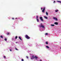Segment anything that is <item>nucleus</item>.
Instances as JSON below:
<instances>
[{"label":"nucleus","instance_id":"obj_1","mask_svg":"<svg viewBox=\"0 0 61 61\" xmlns=\"http://www.w3.org/2000/svg\"><path fill=\"white\" fill-rule=\"evenodd\" d=\"M39 26L40 28H41V27H42L43 28H44L45 27L43 25V24L41 23V25H40Z\"/></svg>","mask_w":61,"mask_h":61},{"label":"nucleus","instance_id":"obj_2","mask_svg":"<svg viewBox=\"0 0 61 61\" xmlns=\"http://www.w3.org/2000/svg\"><path fill=\"white\" fill-rule=\"evenodd\" d=\"M25 37L27 39H30V37L28 36V35H26L25 36Z\"/></svg>","mask_w":61,"mask_h":61},{"label":"nucleus","instance_id":"obj_3","mask_svg":"<svg viewBox=\"0 0 61 61\" xmlns=\"http://www.w3.org/2000/svg\"><path fill=\"white\" fill-rule=\"evenodd\" d=\"M45 8V7H43V10H42V12H43V13H44V12H45V8Z\"/></svg>","mask_w":61,"mask_h":61},{"label":"nucleus","instance_id":"obj_4","mask_svg":"<svg viewBox=\"0 0 61 61\" xmlns=\"http://www.w3.org/2000/svg\"><path fill=\"white\" fill-rule=\"evenodd\" d=\"M35 57L34 56V55H32L31 58V59H33L35 58Z\"/></svg>","mask_w":61,"mask_h":61},{"label":"nucleus","instance_id":"obj_5","mask_svg":"<svg viewBox=\"0 0 61 61\" xmlns=\"http://www.w3.org/2000/svg\"><path fill=\"white\" fill-rule=\"evenodd\" d=\"M40 18L42 21H43V19L42 17H40Z\"/></svg>","mask_w":61,"mask_h":61},{"label":"nucleus","instance_id":"obj_6","mask_svg":"<svg viewBox=\"0 0 61 61\" xmlns=\"http://www.w3.org/2000/svg\"><path fill=\"white\" fill-rule=\"evenodd\" d=\"M53 19H54V20H56V21H57V19L56 18L53 17Z\"/></svg>","mask_w":61,"mask_h":61},{"label":"nucleus","instance_id":"obj_7","mask_svg":"<svg viewBox=\"0 0 61 61\" xmlns=\"http://www.w3.org/2000/svg\"><path fill=\"white\" fill-rule=\"evenodd\" d=\"M38 58L36 56H35V58L36 59V60H37L38 59Z\"/></svg>","mask_w":61,"mask_h":61},{"label":"nucleus","instance_id":"obj_8","mask_svg":"<svg viewBox=\"0 0 61 61\" xmlns=\"http://www.w3.org/2000/svg\"><path fill=\"white\" fill-rule=\"evenodd\" d=\"M54 24H55V25H58V23L57 22H55L54 23Z\"/></svg>","mask_w":61,"mask_h":61},{"label":"nucleus","instance_id":"obj_9","mask_svg":"<svg viewBox=\"0 0 61 61\" xmlns=\"http://www.w3.org/2000/svg\"><path fill=\"white\" fill-rule=\"evenodd\" d=\"M19 38L20 40L21 41L22 40L21 39V37H19Z\"/></svg>","mask_w":61,"mask_h":61},{"label":"nucleus","instance_id":"obj_10","mask_svg":"<svg viewBox=\"0 0 61 61\" xmlns=\"http://www.w3.org/2000/svg\"><path fill=\"white\" fill-rule=\"evenodd\" d=\"M36 19H37L38 18V16H36Z\"/></svg>","mask_w":61,"mask_h":61},{"label":"nucleus","instance_id":"obj_11","mask_svg":"<svg viewBox=\"0 0 61 61\" xmlns=\"http://www.w3.org/2000/svg\"><path fill=\"white\" fill-rule=\"evenodd\" d=\"M37 21V22H39V20L38 19H36Z\"/></svg>","mask_w":61,"mask_h":61},{"label":"nucleus","instance_id":"obj_12","mask_svg":"<svg viewBox=\"0 0 61 61\" xmlns=\"http://www.w3.org/2000/svg\"><path fill=\"white\" fill-rule=\"evenodd\" d=\"M55 12H58V10H55Z\"/></svg>","mask_w":61,"mask_h":61},{"label":"nucleus","instance_id":"obj_13","mask_svg":"<svg viewBox=\"0 0 61 61\" xmlns=\"http://www.w3.org/2000/svg\"><path fill=\"white\" fill-rule=\"evenodd\" d=\"M15 50H18V49L16 48V47H15Z\"/></svg>","mask_w":61,"mask_h":61},{"label":"nucleus","instance_id":"obj_14","mask_svg":"<svg viewBox=\"0 0 61 61\" xmlns=\"http://www.w3.org/2000/svg\"><path fill=\"white\" fill-rule=\"evenodd\" d=\"M55 26V25H53V24L51 25V26Z\"/></svg>","mask_w":61,"mask_h":61},{"label":"nucleus","instance_id":"obj_15","mask_svg":"<svg viewBox=\"0 0 61 61\" xmlns=\"http://www.w3.org/2000/svg\"><path fill=\"white\" fill-rule=\"evenodd\" d=\"M46 47L47 48H49V47L48 46H46Z\"/></svg>","mask_w":61,"mask_h":61},{"label":"nucleus","instance_id":"obj_16","mask_svg":"<svg viewBox=\"0 0 61 61\" xmlns=\"http://www.w3.org/2000/svg\"><path fill=\"white\" fill-rule=\"evenodd\" d=\"M46 15H48V13H47V12H46Z\"/></svg>","mask_w":61,"mask_h":61},{"label":"nucleus","instance_id":"obj_17","mask_svg":"<svg viewBox=\"0 0 61 61\" xmlns=\"http://www.w3.org/2000/svg\"><path fill=\"white\" fill-rule=\"evenodd\" d=\"M46 44H47H47H48V42H47V41H46Z\"/></svg>","mask_w":61,"mask_h":61},{"label":"nucleus","instance_id":"obj_18","mask_svg":"<svg viewBox=\"0 0 61 61\" xmlns=\"http://www.w3.org/2000/svg\"><path fill=\"white\" fill-rule=\"evenodd\" d=\"M44 17L45 18H46V19H47V17L45 16H44Z\"/></svg>","mask_w":61,"mask_h":61},{"label":"nucleus","instance_id":"obj_19","mask_svg":"<svg viewBox=\"0 0 61 61\" xmlns=\"http://www.w3.org/2000/svg\"><path fill=\"white\" fill-rule=\"evenodd\" d=\"M10 34V33H9V32H8L7 33V35H9Z\"/></svg>","mask_w":61,"mask_h":61},{"label":"nucleus","instance_id":"obj_20","mask_svg":"<svg viewBox=\"0 0 61 61\" xmlns=\"http://www.w3.org/2000/svg\"><path fill=\"white\" fill-rule=\"evenodd\" d=\"M0 37H1V38H3V36H0Z\"/></svg>","mask_w":61,"mask_h":61},{"label":"nucleus","instance_id":"obj_21","mask_svg":"<svg viewBox=\"0 0 61 61\" xmlns=\"http://www.w3.org/2000/svg\"><path fill=\"white\" fill-rule=\"evenodd\" d=\"M17 38V36H16L15 37V39H16Z\"/></svg>","mask_w":61,"mask_h":61},{"label":"nucleus","instance_id":"obj_22","mask_svg":"<svg viewBox=\"0 0 61 61\" xmlns=\"http://www.w3.org/2000/svg\"><path fill=\"white\" fill-rule=\"evenodd\" d=\"M57 2H58L59 3H61V1H58Z\"/></svg>","mask_w":61,"mask_h":61},{"label":"nucleus","instance_id":"obj_23","mask_svg":"<svg viewBox=\"0 0 61 61\" xmlns=\"http://www.w3.org/2000/svg\"><path fill=\"white\" fill-rule=\"evenodd\" d=\"M5 41H6L7 40V39L6 38H5Z\"/></svg>","mask_w":61,"mask_h":61},{"label":"nucleus","instance_id":"obj_24","mask_svg":"<svg viewBox=\"0 0 61 61\" xmlns=\"http://www.w3.org/2000/svg\"><path fill=\"white\" fill-rule=\"evenodd\" d=\"M48 34L47 33H46L45 34V35H48Z\"/></svg>","mask_w":61,"mask_h":61},{"label":"nucleus","instance_id":"obj_25","mask_svg":"<svg viewBox=\"0 0 61 61\" xmlns=\"http://www.w3.org/2000/svg\"><path fill=\"white\" fill-rule=\"evenodd\" d=\"M21 61H24V59H22L21 60Z\"/></svg>","mask_w":61,"mask_h":61},{"label":"nucleus","instance_id":"obj_26","mask_svg":"<svg viewBox=\"0 0 61 61\" xmlns=\"http://www.w3.org/2000/svg\"><path fill=\"white\" fill-rule=\"evenodd\" d=\"M10 51H12V50L11 49H10Z\"/></svg>","mask_w":61,"mask_h":61},{"label":"nucleus","instance_id":"obj_27","mask_svg":"<svg viewBox=\"0 0 61 61\" xmlns=\"http://www.w3.org/2000/svg\"><path fill=\"white\" fill-rule=\"evenodd\" d=\"M43 9V8L42 7L41 8V10H42Z\"/></svg>","mask_w":61,"mask_h":61},{"label":"nucleus","instance_id":"obj_28","mask_svg":"<svg viewBox=\"0 0 61 61\" xmlns=\"http://www.w3.org/2000/svg\"><path fill=\"white\" fill-rule=\"evenodd\" d=\"M4 58H6V57H5V56H4Z\"/></svg>","mask_w":61,"mask_h":61},{"label":"nucleus","instance_id":"obj_29","mask_svg":"<svg viewBox=\"0 0 61 61\" xmlns=\"http://www.w3.org/2000/svg\"><path fill=\"white\" fill-rule=\"evenodd\" d=\"M12 19H13V20L14 19V18H12Z\"/></svg>","mask_w":61,"mask_h":61},{"label":"nucleus","instance_id":"obj_30","mask_svg":"<svg viewBox=\"0 0 61 61\" xmlns=\"http://www.w3.org/2000/svg\"><path fill=\"white\" fill-rule=\"evenodd\" d=\"M26 58H28V56H26Z\"/></svg>","mask_w":61,"mask_h":61},{"label":"nucleus","instance_id":"obj_31","mask_svg":"<svg viewBox=\"0 0 61 61\" xmlns=\"http://www.w3.org/2000/svg\"><path fill=\"white\" fill-rule=\"evenodd\" d=\"M54 3H55V1H54V2H53Z\"/></svg>","mask_w":61,"mask_h":61},{"label":"nucleus","instance_id":"obj_32","mask_svg":"<svg viewBox=\"0 0 61 61\" xmlns=\"http://www.w3.org/2000/svg\"><path fill=\"white\" fill-rule=\"evenodd\" d=\"M17 18H15V19H17Z\"/></svg>","mask_w":61,"mask_h":61},{"label":"nucleus","instance_id":"obj_33","mask_svg":"<svg viewBox=\"0 0 61 61\" xmlns=\"http://www.w3.org/2000/svg\"><path fill=\"white\" fill-rule=\"evenodd\" d=\"M18 43V42H16V43Z\"/></svg>","mask_w":61,"mask_h":61},{"label":"nucleus","instance_id":"obj_34","mask_svg":"<svg viewBox=\"0 0 61 61\" xmlns=\"http://www.w3.org/2000/svg\"><path fill=\"white\" fill-rule=\"evenodd\" d=\"M42 61V60H40V61Z\"/></svg>","mask_w":61,"mask_h":61},{"label":"nucleus","instance_id":"obj_35","mask_svg":"<svg viewBox=\"0 0 61 61\" xmlns=\"http://www.w3.org/2000/svg\"><path fill=\"white\" fill-rule=\"evenodd\" d=\"M60 49H61V48H60Z\"/></svg>","mask_w":61,"mask_h":61}]
</instances>
